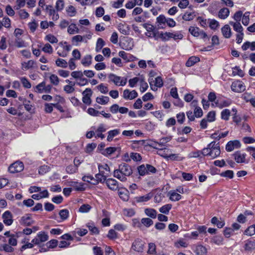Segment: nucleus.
Listing matches in <instances>:
<instances>
[{
    "mask_svg": "<svg viewBox=\"0 0 255 255\" xmlns=\"http://www.w3.org/2000/svg\"><path fill=\"white\" fill-rule=\"evenodd\" d=\"M132 173V170L130 165L123 163L119 165L118 169H115L113 172L115 177L122 182H125L127 180V176H129Z\"/></svg>",
    "mask_w": 255,
    "mask_h": 255,
    "instance_id": "obj_1",
    "label": "nucleus"
},
{
    "mask_svg": "<svg viewBox=\"0 0 255 255\" xmlns=\"http://www.w3.org/2000/svg\"><path fill=\"white\" fill-rule=\"evenodd\" d=\"M221 153L220 143L213 141L207 145V147L203 149V155L215 158Z\"/></svg>",
    "mask_w": 255,
    "mask_h": 255,
    "instance_id": "obj_2",
    "label": "nucleus"
},
{
    "mask_svg": "<svg viewBox=\"0 0 255 255\" xmlns=\"http://www.w3.org/2000/svg\"><path fill=\"white\" fill-rule=\"evenodd\" d=\"M103 168H105L107 170H109V165L107 164H98L99 173L95 175V181H96V183L99 182H105L107 179V177L108 176V173L103 170Z\"/></svg>",
    "mask_w": 255,
    "mask_h": 255,
    "instance_id": "obj_3",
    "label": "nucleus"
},
{
    "mask_svg": "<svg viewBox=\"0 0 255 255\" xmlns=\"http://www.w3.org/2000/svg\"><path fill=\"white\" fill-rule=\"evenodd\" d=\"M48 234L45 232H39L36 236L32 240V243L35 245L40 246L43 243L48 240Z\"/></svg>",
    "mask_w": 255,
    "mask_h": 255,
    "instance_id": "obj_4",
    "label": "nucleus"
},
{
    "mask_svg": "<svg viewBox=\"0 0 255 255\" xmlns=\"http://www.w3.org/2000/svg\"><path fill=\"white\" fill-rule=\"evenodd\" d=\"M23 169L24 165L23 163L20 161H16L9 166L8 170L11 173H15L22 171Z\"/></svg>",
    "mask_w": 255,
    "mask_h": 255,
    "instance_id": "obj_5",
    "label": "nucleus"
},
{
    "mask_svg": "<svg viewBox=\"0 0 255 255\" xmlns=\"http://www.w3.org/2000/svg\"><path fill=\"white\" fill-rule=\"evenodd\" d=\"M231 89L235 92L241 93L246 90V86L242 81H236L232 83Z\"/></svg>",
    "mask_w": 255,
    "mask_h": 255,
    "instance_id": "obj_6",
    "label": "nucleus"
},
{
    "mask_svg": "<svg viewBox=\"0 0 255 255\" xmlns=\"http://www.w3.org/2000/svg\"><path fill=\"white\" fill-rule=\"evenodd\" d=\"M196 255H206L207 250L206 248L201 244H195L191 248Z\"/></svg>",
    "mask_w": 255,
    "mask_h": 255,
    "instance_id": "obj_7",
    "label": "nucleus"
},
{
    "mask_svg": "<svg viewBox=\"0 0 255 255\" xmlns=\"http://www.w3.org/2000/svg\"><path fill=\"white\" fill-rule=\"evenodd\" d=\"M142 26L147 31V32L145 33V35L147 37L151 38L153 37L156 39L155 28L153 25H151L149 23H144L142 24Z\"/></svg>",
    "mask_w": 255,
    "mask_h": 255,
    "instance_id": "obj_8",
    "label": "nucleus"
},
{
    "mask_svg": "<svg viewBox=\"0 0 255 255\" xmlns=\"http://www.w3.org/2000/svg\"><path fill=\"white\" fill-rule=\"evenodd\" d=\"M241 146V143L238 140L229 141L226 145V150L228 152H231L235 149L240 148Z\"/></svg>",
    "mask_w": 255,
    "mask_h": 255,
    "instance_id": "obj_9",
    "label": "nucleus"
},
{
    "mask_svg": "<svg viewBox=\"0 0 255 255\" xmlns=\"http://www.w3.org/2000/svg\"><path fill=\"white\" fill-rule=\"evenodd\" d=\"M92 95V91L90 88H86L82 92V102L87 105H90L92 102L91 97Z\"/></svg>",
    "mask_w": 255,
    "mask_h": 255,
    "instance_id": "obj_10",
    "label": "nucleus"
},
{
    "mask_svg": "<svg viewBox=\"0 0 255 255\" xmlns=\"http://www.w3.org/2000/svg\"><path fill=\"white\" fill-rule=\"evenodd\" d=\"M45 10L48 13V15L51 16V19L53 21H56L59 18V15L57 12L58 11H56V9L53 8L52 5H46Z\"/></svg>",
    "mask_w": 255,
    "mask_h": 255,
    "instance_id": "obj_11",
    "label": "nucleus"
},
{
    "mask_svg": "<svg viewBox=\"0 0 255 255\" xmlns=\"http://www.w3.org/2000/svg\"><path fill=\"white\" fill-rule=\"evenodd\" d=\"M138 94L135 90L130 91L128 89H125L123 91V97L126 100H131L136 98Z\"/></svg>",
    "mask_w": 255,
    "mask_h": 255,
    "instance_id": "obj_12",
    "label": "nucleus"
},
{
    "mask_svg": "<svg viewBox=\"0 0 255 255\" xmlns=\"http://www.w3.org/2000/svg\"><path fill=\"white\" fill-rule=\"evenodd\" d=\"M12 218V215L9 211H6L2 215L3 222L6 226L12 225L13 222Z\"/></svg>",
    "mask_w": 255,
    "mask_h": 255,
    "instance_id": "obj_13",
    "label": "nucleus"
},
{
    "mask_svg": "<svg viewBox=\"0 0 255 255\" xmlns=\"http://www.w3.org/2000/svg\"><path fill=\"white\" fill-rule=\"evenodd\" d=\"M167 18L163 14H160L156 19V24L158 29H163L166 27Z\"/></svg>",
    "mask_w": 255,
    "mask_h": 255,
    "instance_id": "obj_14",
    "label": "nucleus"
},
{
    "mask_svg": "<svg viewBox=\"0 0 255 255\" xmlns=\"http://www.w3.org/2000/svg\"><path fill=\"white\" fill-rule=\"evenodd\" d=\"M105 183L108 187L113 191L117 190L119 188L118 182L115 179L108 178L105 181Z\"/></svg>",
    "mask_w": 255,
    "mask_h": 255,
    "instance_id": "obj_15",
    "label": "nucleus"
},
{
    "mask_svg": "<svg viewBox=\"0 0 255 255\" xmlns=\"http://www.w3.org/2000/svg\"><path fill=\"white\" fill-rule=\"evenodd\" d=\"M143 242L141 240L137 239L132 243V249L136 252H142L143 250Z\"/></svg>",
    "mask_w": 255,
    "mask_h": 255,
    "instance_id": "obj_16",
    "label": "nucleus"
},
{
    "mask_svg": "<svg viewBox=\"0 0 255 255\" xmlns=\"http://www.w3.org/2000/svg\"><path fill=\"white\" fill-rule=\"evenodd\" d=\"M244 248L247 252H252L255 250V240L251 239L245 241Z\"/></svg>",
    "mask_w": 255,
    "mask_h": 255,
    "instance_id": "obj_17",
    "label": "nucleus"
},
{
    "mask_svg": "<svg viewBox=\"0 0 255 255\" xmlns=\"http://www.w3.org/2000/svg\"><path fill=\"white\" fill-rule=\"evenodd\" d=\"M235 161L238 163L245 162L246 153H243L241 151H238L233 154Z\"/></svg>",
    "mask_w": 255,
    "mask_h": 255,
    "instance_id": "obj_18",
    "label": "nucleus"
},
{
    "mask_svg": "<svg viewBox=\"0 0 255 255\" xmlns=\"http://www.w3.org/2000/svg\"><path fill=\"white\" fill-rule=\"evenodd\" d=\"M33 222V220L28 215L22 216L19 220V223L21 225L26 226H29L32 225Z\"/></svg>",
    "mask_w": 255,
    "mask_h": 255,
    "instance_id": "obj_19",
    "label": "nucleus"
},
{
    "mask_svg": "<svg viewBox=\"0 0 255 255\" xmlns=\"http://www.w3.org/2000/svg\"><path fill=\"white\" fill-rule=\"evenodd\" d=\"M118 30L124 35H127L129 34L130 27L126 23H120L118 25Z\"/></svg>",
    "mask_w": 255,
    "mask_h": 255,
    "instance_id": "obj_20",
    "label": "nucleus"
},
{
    "mask_svg": "<svg viewBox=\"0 0 255 255\" xmlns=\"http://www.w3.org/2000/svg\"><path fill=\"white\" fill-rule=\"evenodd\" d=\"M38 192V193L33 194L31 196L32 198L38 200L40 199L47 198L49 197V193L47 190H44Z\"/></svg>",
    "mask_w": 255,
    "mask_h": 255,
    "instance_id": "obj_21",
    "label": "nucleus"
},
{
    "mask_svg": "<svg viewBox=\"0 0 255 255\" xmlns=\"http://www.w3.org/2000/svg\"><path fill=\"white\" fill-rule=\"evenodd\" d=\"M169 199L172 201H178L181 199V195L175 191L171 190L168 193Z\"/></svg>",
    "mask_w": 255,
    "mask_h": 255,
    "instance_id": "obj_22",
    "label": "nucleus"
},
{
    "mask_svg": "<svg viewBox=\"0 0 255 255\" xmlns=\"http://www.w3.org/2000/svg\"><path fill=\"white\" fill-rule=\"evenodd\" d=\"M120 133V129H114L113 130H109L108 132V136L107 140L108 141H112L113 140V138Z\"/></svg>",
    "mask_w": 255,
    "mask_h": 255,
    "instance_id": "obj_23",
    "label": "nucleus"
},
{
    "mask_svg": "<svg viewBox=\"0 0 255 255\" xmlns=\"http://www.w3.org/2000/svg\"><path fill=\"white\" fill-rule=\"evenodd\" d=\"M223 36L226 38H229L231 36V30L229 25H224L221 29Z\"/></svg>",
    "mask_w": 255,
    "mask_h": 255,
    "instance_id": "obj_24",
    "label": "nucleus"
},
{
    "mask_svg": "<svg viewBox=\"0 0 255 255\" xmlns=\"http://www.w3.org/2000/svg\"><path fill=\"white\" fill-rule=\"evenodd\" d=\"M249 48H250L251 51L255 50V41L252 42L246 41L242 46V49L244 51L247 50Z\"/></svg>",
    "mask_w": 255,
    "mask_h": 255,
    "instance_id": "obj_25",
    "label": "nucleus"
},
{
    "mask_svg": "<svg viewBox=\"0 0 255 255\" xmlns=\"http://www.w3.org/2000/svg\"><path fill=\"white\" fill-rule=\"evenodd\" d=\"M230 10L228 8L224 7L221 8L218 13V16L221 19H226L229 16Z\"/></svg>",
    "mask_w": 255,
    "mask_h": 255,
    "instance_id": "obj_26",
    "label": "nucleus"
},
{
    "mask_svg": "<svg viewBox=\"0 0 255 255\" xmlns=\"http://www.w3.org/2000/svg\"><path fill=\"white\" fill-rule=\"evenodd\" d=\"M79 29L75 23L69 24L67 28V32L69 34H74L79 32Z\"/></svg>",
    "mask_w": 255,
    "mask_h": 255,
    "instance_id": "obj_27",
    "label": "nucleus"
},
{
    "mask_svg": "<svg viewBox=\"0 0 255 255\" xmlns=\"http://www.w3.org/2000/svg\"><path fill=\"white\" fill-rule=\"evenodd\" d=\"M153 196L151 193H149L145 195L138 196L136 198L137 202H143L149 201Z\"/></svg>",
    "mask_w": 255,
    "mask_h": 255,
    "instance_id": "obj_28",
    "label": "nucleus"
},
{
    "mask_svg": "<svg viewBox=\"0 0 255 255\" xmlns=\"http://www.w3.org/2000/svg\"><path fill=\"white\" fill-rule=\"evenodd\" d=\"M228 131L220 133H219L218 132H215L211 135L210 137L212 139L219 140L221 138L226 137L228 135Z\"/></svg>",
    "mask_w": 255,
    "mask_h": 255,
    "instance_id": "obj_29",
    "label": "nucleus"
},
{
    "mask_svg": "<svg viewBox=\"0 0 255 255\" xmlns=\"http://www.w3.org/2000/svg\"><path fill=\"white\" fill-rule=\"evenodd\" d=\"M199 61L200 58L199 57L191 56L188 59L185 65L187 67H191Z\"/></svg>",
    "mask_w": 255,
    "mask_h": 255,
    "instance_id": "obj_30",
    "label": "nucleus"
},
{
    "mask_svg": "<svg viewBox=\"0 0 255 255\" xmlns=\"http://www.w3.org/2000/svg\"><path fill=\"white\" fill-rule=\"evenodd\" d=\"M72 42L73 44L77 45V43L79 42H84L85 43L87 42V40L85 39V36H83L80 35H77L73 36L72 38Z\"/></svg>",
    "mask_w": 255,
    "mask_h": 255,
    "instance_id": "obj_31",
    "label": "nucleus"
},
{
    "mask_svg": "<svg viewBox=\"0 0 255 255\" xmlns=\"http://www.w3.org/2000/svg\"><path fill=\"white\" fill-rule=\"evenodd\" d=\"M92 57L90 55H87L83 58L81 63L85 67L89 66L92 63Z\"/></svg>",
    "mask_w": 255,
    "mask_h": 255,
    "instance_id": "obj_32",
    "label": "nucleus"
},
{
    "mask_svg": "<svg viewBox=\"0 0 255 255\" xmlns=\"http://www.w3.org/2000/svg\"><path fill=\"white\" fill-rule=\"evenodd\" d=\"M230 24L233 26L234 30L238 33L243 32V28L240 22L230 21Z\"/></svg>",
    "mask_w": 255,
    "mask_h": 255,
    "instance_id": "obj_33",
    "label": "nucleus"
},
{
    "mask_svg": "<svg viewBox=\"0 0 255 255\" xmlns=\"http://www.w3.org/2000/svg\"><path fill=\"white\" fill-rule=\"evenodd\" d=\"M231 104H232V100L230 99H227L225 100H223V101H221L220 102H219V101H218L217 102H216V105L220 108L228 107Z\"/></svg>",
    "mask_w": 255,
    "mask_h": 255,
    "instance_id": "obj_34",
    "label": "nucleus"
},
{
    "mask_svg": "<svg viewBox=\"0 0 255 255\" xmlns=\"http://www.w3.org/2000/svg\"><path fill=\"white\" fill-rule=\"evenodd\" d=\"M28 239H24L22 240L21 243H24V244L21 247L20 251H23L26 249H31L33 247V245H34L33 243H28Z\"/></svg>",
    "mask_w": 255,
    "mask_h": 255,
    "instance_id": "obj_35",
    "label": "nucleus"
},
{
    "mask_svg": "<svg viewBox=\"0 0 255 255\" xmlns=\"http://www.w3.org/2000/svg\"><path fill=\"white\" fill-rule=\"evenodd\" d=\"M145 214L148 217L155 219L157 216V212L154 209L147 208L144 210Z\"/></svg>",
    "mask_w": 255,
    "mask_h": 255,
    "instance_id": "obj_36",
    "label": "nucleus"
},
{
    "mask_svg": "<svg viewBox=\"0 0 255 255\" xmlns=\"http://www.w3.org/2000/svg\"><path fill=\"white\" fill-rule=\"evenodd\" d=\"M96 102L101 105H106L110 101V98L107 96H102L98 97L96 99Z\"/></svg>",
    "mask_w": 255,
    "mask_h": 255,
    "instance_id": "obj_37",
    "label": "nucleus"
},
{
    "mask_svg": "<svg viewBox=\"0 0 255 255\" xmlns=\"http://www.w3.org/2000/svg\"><path fill=\"white\" fill-rule=\"evenodd\" d=\"M117 150V148L115 147H109L101 151V153L105 156H108L109 155L113 154Z\"/></svg>",
    "mask_w": 255,
    "mask_h": 255,
    "instance_id": "obj_38",
    "label": "nucleus"
},
{
    "mask_svg": "<svg viewBox=\"0 0 255 255\" xmlns=\"http://www.w3.org/2000/svg\"><path fill=\"white\" fill-rule=\"evenodd\" d=\"M53 107L57 108V104L45 103L44 104V111L47 113H51L53 109Z\"/></svg>",
    "mask_w": 255,
    "mask_h": 255,
    "instance_id": "obj_39",
    "label": "nucleus"
},
{
    "mask_svg": "<svg viewBox=\"0 0 255 255\" xmlns=\"http://www.w3.org/2000/svg\"><path fill=\"white\" fill-rule=\"evenodd\" d=\"M110 80L113 82L116 85H119L121 77L114 74H110L109 75Z\"/></svg>",
    "mask_w": 255,
    "mask_h": 255,
    "instance_id": "obj_40",
    "label": "nucleus"
},
{
    "mask_svg": "<svg viewBox=\"0 0 255 255\" xmlns=\"http://www.w3.org/2000/svg\"><path fill=\"white\" fill-rule=\"evenodd\" d=\"M200 30L199 28L195 26H190L189 28V32L191 35L195 37H198L200 36Z\"/></svg>",
    "mask_w": 255,
    "mask_h": 255,
    "instance_id": "obj_41",
    "label": "nucleus"
},
{
    "mask_svg": "<svg viewBox=\"0 0 255 255\" xmlns=\"http://www.w3.org/2000/svg\"><path fill=\"white\" fill-rule=\"evenodd\" d=\"M66 11L67 14L70 17L75 16L77 13L76 9L73 5H69L67 7Z\"/></svg>",
    "mask_w": 255,
    "mask_h": 255,
    "instance_id": "obj_42",
    "label": "nucleus"
},
{
    "mask_svg": "<svg viewBox=\"0 0 255 255\" xmlns=\"http://www.w3.org/2000/svg\"><path fill=\"white\" fill-rule=\"evenodd\" d=\"M158 143H159L158 142L153 141L150 144V146H151L155 149H158V154L159 155H161V156L165 157V155H163L162 154V152L163 150L166 149V148H161L160 146H158Z\"/></svg>",
    "mask_w": 255,
    "mask_h": 255,
    "instance_id": "obj_43",
    "label": "nucleus"
},
{
    "mask_svg": "<svg viewBox=\"0 0 255 255\" xmlns=\"http://www.w3.org/2000/svg\"><path fill=\"white\" fill-rule=\"evenodd\" d=\"M172 208V205L170 204H166L159 209V211L160 212L164 214H168L169 212V211Z\"/></svg>",
    "mask_w": 255,
    "mask_h": 255,
    "instance_id": "obj_44",
    "label": "nucleus"
},
{
    "mask_svg": "<svg viewBox=\"0 0 255 255\" xmlns=\"http://www.w3.org/2000/svg\"><path fill=\"white\" fill-rule=\"evenodd\" d=\"M55 63L57 66L63 68H67L68 66V63L63 59L58 58L56 60Z\"/></svg>",
    "mask_w": 255,
    "mask_h": 255,
    "instance_id": "obj_45",
    "label": "nucleus"
},
{
    "mask_svg": "<svg viewBox=\"0 0 255 255\" xmlns=\"http://www.w3.org/2000/svg\"><path fill=\"white\" fill-rule=\"evenodd\" d=\"M0 251H4L6 253H11L14 251V248L9 245L4 244L0 246Z\"/></svg>",
    "mask_w": 255,
    "mask_h": 255,
    "instance_id": "obj_46",
    "label": "nucleus"
},
{
    "mask_svg": "<svg viewBox=\"0 0 255 255\" xmlns=\"http://www.w3.org/2000/svg\"><path fill=\"white\" fill-rule=\"evenodd\" d=\"M211 223L213 224L216 225L219 228H222L225 225V222L219 221L216 217H214L212 218Z\"/></svg>",
    "mask_w": 255,
    "mask_h": 255,
    "instance_id": "obj_47",
    "label": "nucleus"
},
{
    "mask_svg": "<svg viewBox=\"0 0 255 255\" xmlns=\"http://www.w3.org/2000/svg\"><path fill=\"white\" fill-rule=\"evenodd\" d=\"M65 2L63 0H57L56 2L55 9L57 11H62L64 7Z\"/></svg>",
    "mask_w": 255,
    "mask_h": 255,
    "instance_id": "obj_48",
    "label": "nucleus"
},
{
    "mask_svg": "<svg viewBox=\"0 0 255 255\" xmlns=\"http://www.w3.org/2000/svg\"><path fill=\"white\" fill-rule=\"evenodd\" d=\"M146 164L145 165L142 164L137 167V170L140 176H144L147 174Z\"/></svg>",
    "mask_w": 255,
    "mask_h": 255,
    "instance_id": "obj_49",
    "label": "nucleus"
},
{
    "mask_svg": "<svg viewBox=\"0 0 255 255\" xmlns=\"http://www.w3.org/2000/svg\"><path fill=\"white\" fill-rule=\"evenodd\" d=\"M35 62L33 60H30L26 62H23L22 63V68L23 69L28 70L33 67Z\"/></svg>",
    "mask_w": 255,
    "mask_h": 255,
    "instance_id": "obj_50",
    "label": "nucleus"
},
{
    "mask_svg": "<svg viewBox=\"0 0 255 255\" xmlns=\"http://www.w3.org/2000/svg\"><path fill=\"white\" fill-rule=\"evenodd\" d=\"M87 227L92 234H98L99 233L98 229L96 226H95L93 223H88L87 224Z\"/></svg>",
    "mask_w": 255,
    "mask_h": 255,
    "instance_id": "obj_51",
    "label": "nucleus"
},
{
    "mask_svg": "<svg viewBox=\"0 0 255 255\" xmlns=\"http://www.w3.org/2000/svg\"><path fill=\"white\" fill-rule=\"evenodd\" d=\"M91 206L89 204H83L79 208L78 211L80 213H88L91 209Z\"/></svg>",
    "mask_w": 255,
    "mask_h": 255,
    "instance_id": "obj_52",
    "label": "nucleus"
},
{
    "mask_svg": "<svg viewBox=\"0 0 255 255\" xmlns=\"http://www.w3.org/2000/svg\"><path fill=\"white\" fill-rule=\"evenodd\" d=\"M59 215L62 220H66L69 217V211L67 209L61 210Z\"/></svg>",
    "mask_w": 255,
    "mask_h": 255,
    "instance_id": "obj_53",
    "label": "nucleus"
},
{
    "mask_svg": "<svg viewBox=\"0 0 255 255\" xmlns=\"http://www.w3.org/2000/svg\"><path fill=\"white\" fill-rule=\"evenodd\" d=\"M141 223L148 228L153 224V222L150 218H144L141 220Z\"/></svg>",
    "mask_w": 255,
    "mask_h": 255,
    "instance_id": "obj_54",
    "label": "nucleus"
},
{
    "mask_svg": "<svg viewBox=\"0 0 255 255\" xmlns=\"http://www.w3.org/2000/svg\"><path fill=\"white\" fill-rule=\"evenodd\" d=\"M231 112L229 109H225L221 112V118L225 121H228L229 119Z\"/></svg>",
    "mask_w": 255,
    "mask_h": 255,
    "instance_id": "obj_55",
    "label": "nucleus"
},
{
    "mask_svg": "<svg viewBox=\"0 0 255 255\" xmlns=\"http://www.w3.org/2000/svg\"><path fill=\"white\" fill-rule=\"evenodd\" d=\"M45 39L52 44L58 42V39L55 36L50 34L47 35L45 36Z\"/></svg>",
    "mask_w": 255,
    "mask_h": 255,
    "instance_id": "obj_56",
    "label": "nucleus"
},
{
    "mask_svg": "<svg viewBox=\"0 0 255 255\" xmlns=\"http://www.w3.org/2000/svg\"><path fill=\"white\" fill-rule=\"evenodd\" d=\"M195 15L192 12H185L182 16V18L186 21H190L194 18Z\"/></svg>",
    "mask_w": 255,
    "mask_h": 255,
    "instance_id": "obj_57",
    "label": "nucleus"
},
{
    "mask_svg": "<svg viewBox=\"0 0 255 255\" xmlns=\"http://www.w3.org/2000/svg\"><path fill=\"white\" fill-rule=\"evenodd\" d=\"M245 233L248 236H253L255 234V225H253L250 226L245 230Z\"/></svg>",
    "mask_w": 255,
    "mask_h": 255,
    "instance_id": "obj_58",
    "label": "nucleus"
},
{
    "mask_svg": "<svg viewBox=\"0 0 255 255\" xmlns=\"http://www.w3.org/2000/svg\"><path fill=\"white\" fill-rule=\"evenodd\" d=\"M209 27L212 29H216L219 26V23L218 21L215 19H209Z\"/></svg>",
    "mask_w": 255,
    "mask_h": 255,
    "instance_id": "obj_59",
    "label": "nucleus"
},
{
    "mask_svg": "<svg viewBox=\"0 0 255 255\" xmlns=\"http://www.w3.org/2000/svg\"><path fill=\"white\" fill-rule=\"evenodd\" d=\"M220 175L222 177H228L230 179H232L234 177V172L232 170H227L221 173Z\"/></svg>",
    "mask_w": 255,
    "mask_h": 255,
    "instance_id": "obj_60",
    "label": "nucleus"
},
{
    "mask_svg": "<svg viewBox=\"0 0 255 255\" xmlns=\"http://www.w3.org/2000/svg\"><path fill=\"white\" fill-rule=\"evenodd\" d=\"M250 12H246L243 16L242 23L244 25H248L250 21Z\"/></svg>",
    "mask_w": 255,
    "mask_h": 255,
    "instance_id": "obj_61",
    "label": "nucleus"
},
{
    "mask_svg": "<svg viewBox=\"0 0 255 255\" xmlns=\"http://www.w3.org/2000/svg\"><path fill=\"white\" fill-rule=\"evenodd\" d=\"M215 112L214 111H211L208 113L206 119L209 122H212L215 120Z\"/></svg>",
    "mask_w": 255,
    "mask_h": 255,
    "instance_id": "obj_62",
    "label": "nucleus"
},
{
    "mask_svg": "<svg viewBox=\"0 0 255 255\" xmlns=\"http://www.w3.org/2000/svg\"><path fill=\"white\" fill-rule=\"evenodd\" d=\"M50 169V168L49 166L47 165H42L41 166L38 170V172L40 174L43 175L47 172H48Z\"/></svg>",
    "mask_w": 255,
    "mask_h": 255,
    "instance_id": "obj_63",
    "label": "nucleus"
},
{
    "mask_svg": "<svg viewBox=\"0 0 255 255\" xmlns=\"http://www.w3.org/2000/svg\"><path fill=\"white\" fill-rule=\"evenodd\" d=\"M66 170L67 173L73 174L77 171L78 168L74 165H70L66 167Z\"/></svg>",
    "mask_w": 255,
    "mask_h": 255,
    "instance_id": "obj_64",
    "label": "nucleus"
}]
</instances>
